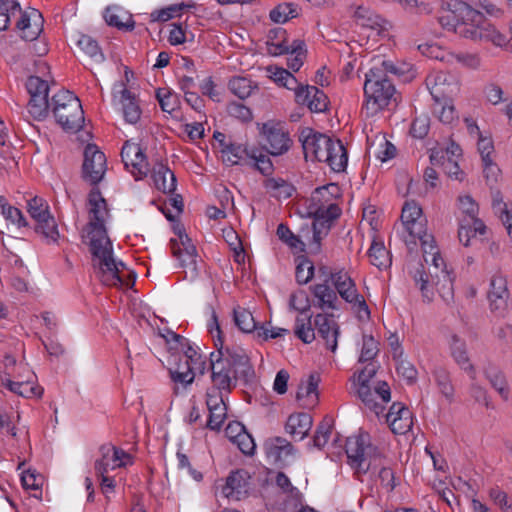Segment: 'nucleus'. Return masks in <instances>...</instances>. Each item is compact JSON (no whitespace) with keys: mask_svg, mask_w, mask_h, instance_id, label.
Returning <instances> with one entry per match:
<instances>
[{"mask_svg":"<svg viewBox=\"0 0 512 512\" xmlns=\"http://www.w3.org/2000/svg\"><path fill=\"white\" fill-rule=\"evenodd\" d=\"M332 140L329 136L316 132L311 128H304L299 134V141L302 144L305 158L319 162L327 159V151H329Z\"/></svg>","mask_w":512,"mask_h":512,"instance_id":"obj_9","label":"nucleus"},{"mask_svg":"<svg viewBox=\"0 0 512 512\" xmlns=\"http://www.w3.org/2000/svg\"><path fill=\"white\" fill-rule=\"evenodd\" d=\"M188 7V5L180 3L173 4L159 10H154L150 13V22H166L175 16L180 15V13Z\"/></svg>","mask_w":512,"mask_h":512,"instance_id":"obj_54","label":"nucleus"},{"mask_svg":"<svg viewBox=\"0 0 512 512\" xmlns=\"http://www.w3.org/2000/svg\"><path fill=\"white\" fill-rule=\"evenodd\" d=\"M368 256L372 265L379 269L386 268L390 265L389 252L386 250L383 243L373 242L369 251Z\"/></svg>","mask_w":512,"mask_h":512,"instance_id":"obj_47","label":"nucleus"},{"mask_svg":"<svg viewBox=\"0 0 512 512\" xmlns=\"http://www.w3.org/2000/svg\"><path fill=\"white\" fill-rule=\"evenodd\" d=\"M266 455L273 463H284L293 455L294 447L285 438L274 437L268 439L264 444Z\"/></svg>","mask_w":512,"mask_h":512,"instance_id":"obj_20","label":"nucleus"},{"mask_svg":"<svg viewBox=\"0 0 512 512\" xmlns=\"http://www.w3.org/2000/svg\"><path fill=\"white\" fill-rule=\"evenodd\" d=\"M4 385L11 392L18 394L25 398H30L32 396L40 397L43 393V389L41 387L34 385L29 380H27V381L7 380V382Z\"/></svg>","mask_w":512,"mask_h":512,"instance_id":"obj_41","label":"nucleus"},{"mask_svg":"<svg viewBox=\"0 0 512 512\" xmlns=\"http://www.w3.org/2000/svg\"><path fill=\"white\" fill-rule=\"evenodd\" d=\"M247 165L255 168L264 176L271 175L274 171V166L270 157L265 154L262 149L256 147H253V150L250 152V158Z\"/></svg>","mask_w":512,"mask_h":512,"instance_id":"obj_39","label":"nucleus"},{"mask_svg":"<svg viewBox=\"0 0 512 512\" xmlns=\"http://www.w3.org/2000/svg\"><path fill=\"white\" fill-rule=\"evenodd\" d=\"M332 427H333V419L326 416L317 426L316 433L313 437V443H314L315 447L322 448L326 445V443L328 442Z\"/></svg>","mask_w":512,"mask_h":512,"instance_id":"obj_57","label":"nucleus"},{"mask_svg":"<svg viewBox=\"0 0 512 512\" xmlns=\"http://www.w3.org/2000/svg\"><path fill=\"white\" fill-rule=\"evenodd\" d=\"M413 279L415 284L419 287L423 300L426 302H431L434 297V292L432 287L429 286V276L425 272L424 266L420 265L413 274Z\"/></svg>","mask_w":512,"mask_h":512,"instance_id":"obj_51","label":"nucleus"},{"mask_svg":"<svg viewBox=\"0 0 512 512\" xmlns=\"http://www.w3.org/2000/svg\"><path fill=\"white\" fill-rule=\"evenodd\" d=\"M437 281L434 283L440 297L449 304L454 297V289H453V281L451 273L446 270V268H442L439 273H436L434 276Z\"/></svg>","mask_w":512,"mask_h":512,"instance_id":"obj_35","label":"nucleus"},{"mask_svg":"<svg viewBox=\"0 0 512 512\" xmlns=\"http://www.w3.org/2000/svg\"><path fill=\"white\" fill-rule=\"evenodd\" d=\"M396 371L399 376L406 380L408 385H413L417 381L418 372L413 364L407 360H400L397 363Z\"/></svg>","mask_w":512,"mask_h":512,"instance_id":"obj_61","label":"nucleus"},{"mask_svg":"<svg viewBox=\"0 0 512 512\" xmlns=\"http://www.w3.org/2000/svg\"><path fill=\"white\" fill-rule=\"evenodd\" d=\"M110 257L113 265H109L111 271L106 270V266L100 264V259L96 256H92V266L96 270L97 277L100 281L107 286H121L124 284V280L121 276L122 269L125 268V264L121 261L116 262L113 257V246L111 245Z\"/></svg>","mask_w":512,"mask_h":512,"instance_id":"obj_16","label":"nucleus"},{"mask_svg":"<svg viewBox=\"0 0 512 512\" xmlns=\"http://www.w3.org/2000/svg\"><path fill=\"white\" fill-rule=\"evenodd\" d=\"M457 20L454 32L473 41L492 42L496 46L506 44V37L490 24L484 15L465 2L456 6Z\"/></svg>","mask_w":512,"mask_h":512,"instance_id":"obj_4","label":"nucleus"},{"mask_svg":"<svg viewBox=\"0 0 512 512\" xmlns=\"http://www.w3.org/2000/svg\"><path fill=\"white\" fill-rule=\"evenodd\" d=\"M156 98L163 112L172 114V112L177 110L180 106L178 95L166 88H159L156 91Z\"/></svg>","mask_w":512,"mask_h":512,"instance_id":"obj_49","label":"nucleus"},{"mask_svg":"<svg viewBox=\"0 0 512 512\" xmlns=\"http://www.w3.org/2000/svg\"><path fill=\"white\" fill-rule=\"evenodd\" d=\"M252 150L253 147L249 148L239 143L229 142V145L225 146V150L222 151L223 162L231 166L247 165Z\"/></svg>","mask_w":512,"mask_h":512,"instance_id":"obj_27","label":"nucleus"},{"mask_svg":"<svg viewBox=\"0 0 512 512\" xmlns=\"http://www.w3.org/2000/svg\"><path fill=\"white\" fill-rule=\"evenodd\" d=\"M331 283L334 286L336 293L340 295L342 299L348 301L349 299L356 298L357 288L354 281L344 271H337L330 277Z\"/></svg>","mask_w":512,"mask_h":512,"instance_id":"obj_29","label":"nucleus"},{"mask_svg":"<svg viewBox=\"0 0 512 512\" xmlns=\"http://www.w3.org/2000/svg\"><path fill=\"white\" fill-rule=\"evenodd\" d=\"M309 214L313 216L312 241L309 244L310 252L317 254L321 250V241L325 238L331 228L332 222L341 214V209L337 204H329L327 207H315L309 209Z\"/></svg>","mask_w":512,"mask_h":512,"instance_id":"obj_7","label":"nucleus"},{"mask_svg":"<svg viewBox=\"0 0 512 512\" xmlns=\"http://www.w3.org/2000/svg\"><path fill=\"white\" fill-rule=\"evenodd\" d=\"M317 302L314 304L322 310H338L339 300L336 291L327 283H319L311 287Z\"/></svg>","mask_w":512,"mask_h":512,"instance_id":"obj_24","label":"nucleus"},{"mask_svg":"<svg viewBox=\"0 0 512 512\" xmlns=\"http://www.w3.org/2000/svg\"><path fill=\"white\" fill-rule=\"evenodd\" d=\"M34 233L46 244H57L60 238L58 224L53 215L41 219L34 224Z\"/></svg>","mask_w":512,"mask_h":512,"instance_id":"obj_28","label":"nucleus"},{"mask_svg":"<svg viewBox=\"0 0 512 512\" xmlns=\"http://www.w3.org/2000/svg\"><path fill=\"white\" fill-rule=\"evenodd\" d=\"M25 86L29 95H48L49 93L47 81L38 76H29Z\"/></svg>","mask_w":512,"mask_h":512,"instance_id":"obj_63","label":"nucleus"},{"mask_svg":"<svg viewBox=\"0 0 512 512\" xmlns=\"http://www.w3.org/2000/svg\"><path fill=\"white\" fill-rule=\"evenodd\" d=\"M121 158L126 168H133L131 173L135 179H142L147 175L148 163L141 147L131 141H126L121 150Z\"/></svg>","mask_w":512,"mask_h":512,"instance_id":"obj_13","label":"nucleus"},{"mask_svg":"<svg viewBox=\"0 0 512 512\" xmlns=\"http://www.w3.org/2000/svg\"><path fill=\"white\" fill-rule=\"evenodd\" d=\"M333 315L317 314L314 318V326L325 342L327 347L335 352L337 349V337L339 335V327L332 319Z\"/></svg>","mask_w":512,"mask_h":512,"instance_id":"obj_17","label":"nucleus"},{"mask_svg":"<svg viewBox=\"0 0 512 512\" xmlns=\"http://www.w3.org/2000/svg\"><path fill=\"white\" fill-rule=\"evenodd\" d=\"M76 45L95 62L99 63L104 61L105 57L98 42L91 36L79 33L77 35Z\"/></svg>","mask_w":512,"mask_h":512,"instance_id":"obj_38","label":"nucleus"},{"mask_svg":"<svg viewBox=\"0 0 512 512\" xmlns=\"http://www.w3.org/2000/svg\"><path fill=\"white\" fill-rule=\"evenodd\" d=\"M230 91L240 99L249 97L256 86H253L252 81L246 77H234L229 83Z\"/></svg>","mask_w":512,"mask_h":512,"instance_id":"obj_52","label":"nucleus"},{"mask_svg":"<svg viewBox=\"0 0 512 512\" xmlns=\"http://www.w3.org/2000/svg\"><path fill=\"white\" fill-rule=\"evenodd\" d=\"M386 422L393 433L405 434L412 428V413L404 404L395 402L386 415Z\"/></svg>","mask_w":512,"mask_h":512,"instance_id":"obj_15","label":"nucleus"},{"mask_svg":"<svg viewBox=\"0 0 512 512\" xmlns=\"http://www.w3.org/2000/svg\"><path fill=\"white\" fill-rule=\"evenodd\" d=\"M121 103L125 121L130 124H136L140 119L141 109L135 97L126 88L121 90Z\"/></svg>","mask_w":512,"mask_h":512,"instance_id":"obj_34","label":"nucleus"},{"mask_svg":"<svg viewBox=\"0 0 512 512\" xmlns=\"http://www.w3.org/2000/svg\"><path fill=\"white\" fill-rule=\"evenodd\" d=\"M166 341L168 344L174 343L171 346V349H175L177 351H180L183 353V356H180L182 359H188L190 365L194 369L198 370V373L200 375H203L206 371V361L204 359V356L198 352L196 348L193 347V345L190 343V341L173 332L168 331V335L166 336Z\"/></svg>","mask_w":512,"mask_h":512,"instance_id":"obj_12","label":"nucleus"},{"mask_svg":"<svg viewBox=\"0 0 512 512\" xmlns=\"http://www.w3.org/2000/svg\"><path fill=\"white\" fill-rule=\"evenodd\" d=\"M329 165L332 171L340 173L347 167L348 153L340 140H332L329 151H327V159H323Z\"/></svg>","mask_w":512,"mask_h":512,"instance_id":"obj_25","label":"nucleus"},{"mask_svg":"<svg viewBox=\"0 0 512 512\" xmlns=\"http://www.w3.org/2000/svg\"><path fill=\"white\" fill-rule=\"evenodd\" d=\"M340 195V188L337 184L330 183L316 188L310 199L309 209L315 207H327L329 204H335L333 200Z\"/></svg>","mask_w":512,"mask_h":512,"instance_id":"obj_30","label":"nucleus"},{"mask_svg":"<svg viewBox=\"0 0 512 512\" xmlns=\"http://www.w3.org/2000/svg\"><path fill=\"white\" fill-rule=\"evenodd\" d=\"M27 211L35 223L52 215L47 201L38 196L27 201Z\"/></svg>","mask_w":512,"mask_h":512,"instance_id":"obj_45","label":"nucleus"},{"mask_svg":"<svg viewBox=\"0 0 512 512\" xmlns=\"http://www.w3.org/2000/svg\"><path fill=\"white\" fill-rule=\"evenodd\" d=\"M211 381L213 388L229 394L236 387L238 379L250 383L255 372L245 350L239 346L222 347L217 354H210Z\"/></svg>","mask_w":512,"mask_h":512,"instance_id":"obj_2","label":"nucleus"},{"mask_svg":"<svg viewBox=\"0 0 512 512\" xmlns=\"http://www.w3.org/2000/svg\"><path fill=\"white\" fill-rule=\"evenodd\" d=\"M509 295L506 278L501 273L493 275L490 280V289L488 292L491 311L503 314L507 308Z\"/></svg>","mask_w":512,"mask_h":512,"instance_id":"obj_14","label":"nucleus"},{"mask_svg":"<svg viewBox=\"0 0 512 512\" xmlns=\"http://www.w3.org/2000/svg\"><path fill=\"white\" fill-rule=\"evenodd\" d=\"M106 169L105 154L95 144H88L84 149L82 178L95 186L102 181Z\"/></svg>","mask_w":512,"mask_h":512,"instance_id":"obj_8","label":"nucleus"},{"mask_svg":"<svg viewBox=\"0 0 512 512\" xmlns=\"http://www.w3.org/2000/svg\"><path fill=\"white\" fill-rule=\"evenodd\" d=\"M345 452L357 475L371 472L377 476L387 492H392L398 485L394 470L387 465V460L378 447L371 443L368 433L348 437Z\"/></svg>","mask_w":512,"mask_h":512,"instance_id":"obj_1","label":"nucleus"},{"mask_svg":"<svg viewBox=\"0 0 512 512\" xmlns=\"http://www.w3.org/2000/svg\"><path fill=\"white\" fill-rule=\"evenodd\" d=\"M170 248L172 251V255L179 259L181 267L191 268L194 272L197 271V252L193 253L191 256L189 254H186L184 251H182L177 239L170 240Z\"/></svg>","mask_w":512,"mask_h":512,"instance_id":"obj_55","label":"nucleus"},{"mask_svg":"<svg viewBox=\"0 0 512 512\" xmlns=\"http://www.w3.org/2000/svg\"><path fill=\"white\" fill-rule=\"evenodd\" d=\"M261 133L265 136L267 153L272 156H280L289 151L292 140L288 131L281 123L267 122L262 125Z\"/></svg>","mask_w":512,"mask_h":512,"instance_id":"obj_10","label":"nucleus"},{"mask_svg":"<svg viewBox=\"0 0 512 512\" xmlns=\"http://www.w3.org/2000/svg\"><path fill=\"white\" fill-rule=\"evenodd\" d=\"M418 49L421 50L423 53L429 51L430 56H434L435 58L440 59L442 61H446L451 64L457 62L461 64L463 67L470 69H477L478 67H480L481 64V59L479 55L476 53L459 52L447 53L446 55L439 56L438 54H434L435 51L439 50L436 46L429 45L426 46V50H424L423 46L419 45Z\"/></svg>","mask_w":512,"mask_h":512,"instance_id":"obj_18","label":"nucleus"},{"mask_svg":"<svg viewBox=\"0 0 512 512\" xmlns=\"http://www.w3.org/2000/svg\"><path fill=\"white\" fill-rule=\"evenodd\" d=\"M100 458L95 461V471L97 475H104L109 470H114L126 465L125 459H130V455L124 450L106 443L99 448Z\"/></svg>","mask_w":512,"mask_h":512,"instance_id":"obj_11","label":"nucleus"},{"mask_svg":"<svg viewBox=\"0 0 512 512\" xmlns=\"http://www.w3.org/2000/svg\"><path fill=\"white\" fill-rule=\"evenodd\" d=\"M52 111L57 123L67 132H77L84 122L80 100L68 90H60L51 99Z\"/></svg>","mask_w":512,"mask_h":512,"instance_id":"obj_6","label":"nucleus"},{"mask_svg":"<svg viewBox=\"0 0 512 512\" xmlns=\"http://www.w3.org/2000/svg\"><path fill=\"white\" fill-rule=\"evenodd\" d=\"M450 350L453 359L459 367L468 373L472 380H475L476 370L474 365L470 363L465 341L460 339L457 335H453L451 337Z\"/></svg>","mask_w":512,"mask_h":512,"instance_id":"obj_22","label":"nucleus"},{"mask_svg":"<svg viewBox=\"0 0 512 512\" xmlns=\"http://www.w3.org/2000/svg\"><path fill=\"white\" fill-rule=\"evenodd\" d=\"M486 378L491 383L492 387L504 398H508V389L505 376L501 371L495 367H488L485 369Z\"/></svg>","mask_w":512,"mask_h":512,"instance_id":"obj_53","label":"nucleus"},{"mask_svg":"<svg viewBox=\"0 0 512 512\" xmlns=\"http://www.w3.org/2000/svg\"><path fill=\"white\" fill-rule=\"evenodd\" d=\"M50 105L48 95L32 94L27 104V112L33 119L43 120L48 115Z\"/></svg>","mask_w":512,"mask_h":512,"instance_id":"obj_40","label":"nucleus"},{"mask_svg":"<svg viewBox=\"0 0 512 512\" xmlns=\"http://www.w3.org/2000/svg\"><path fill=\"white\" fill-rule=\"evenodd\" d=\"M434 377L440 392L447 399H451L454 395V387L451 383L449 372L446 369L439 367L435 369Z\"/></svg>","mask_w":512,"mask_h":512,"instance_id":"obj_56","label":"nucleus"},{"mask_svg":"<svg viewBox=\"0 0 512 512\" xmlns=\"http://www.w3.org/2000/svg\"><path fill=\"white\" fill-rule=\"evenodd\" d=\"M89 204V222L85 226L84 234L82 237L87 238L88 245L92 256L100 259V264L109 267L113 265L110 257L111 253V240L108 237L105 222L109 218V209L107 202L102 196L99 188L94 187L88 195ZM111 271L110 268H106Z\"/></svg>","mask_w":512,"mask_h":512,"instance_id":"obj_3","label":"nucleus"},{"mask_svg":"<svg viewBox=\"0 0 512 512\" xmlns=\"http://www.w3.org/2000/svg\"><path fill=\"white\" fill-rule=\"evenodd\" d=\"M266 45L267 53L272 56L288 54L286 30L281 27L269 30Z\"/></svg>","mask_w":512,"mask_h":512,"instance_id":"obj_32","label":"nucleus"},{"mask_svg":"<svg viewBox=\"0 0 512 512\" xmlns=\"http://www.w3.org/2000/svg\"><path fill=\"white\" fill-rule=\"evenodd\" d=\"M234 322L244 333L255 332L257 334V330H259L252 313L245 308L234 309Z\"/></svg>","mask_w":512,"mask_h":512,"instance_id":"obj_42","label":"nucleus"},{"mask_svg":"<svg viewBox=\"0 0 512 512\" xmlns=\"http://www.w3.org/2000/svg\"><path fill=\"white\" fill-rule=\"evenodd\" d=\"M1 213L6 220L10 221L12 224L17 225L19 228L28 226V222L21 210L9 205L7 202L2 205Z\"/></svg>","mask_w":512,"mask_h":512,"instance_id":"obj_59","label":"nucleus"},{"mask_svg":"<svg viewBox=\"0 0 512 512\" xmlns=\"http://www.w3.org/2000/svg\"><path fill=\"white\" fill-rule=\"evenodd\" d=\"M312 417L308 413L292 414L288 417L285 431L293 437H299L302 440L307 436L312 427Z\"/></svg>","mask_w":512,"mask_h":512,"instance_id":"obj_26","label":"nucleus"},{"mask_svg":"<svg viewBox=\"0 0 512 512\" xmlns=\"http://www.w3.org/2000/svg\"><path fill=\"white\" fill-rule=\"evenodd\" d=\"M353 18L358 25L371 29H385L388 24L380 15L365 6L356 7Z\"/></svg>","mask_w":512,"mask_h":512,"instance_id":"obj_31","label":"nucleus"},{"mask_svg":"<svg viewBox=\"0 0 512 512\" xmlns=\"http://www.w3.org/2000/svg\"><path fill=\"white\" fill-rule=\"evenodd\" d=\"M358 396L362 402L378 415L383 411V406L374 399V392L367 383H359Z\"/></svg>","mask_w":512,"mask_h":512,"instance_id":"obj_58","label":"nucleus"},{"mask_svg":"<svg viewBox=\"0 0 512 512\" xmlns=\"http://www.w3.org/2000/svg\"><path fill=\"white\" fill-rule=\"evenodd\" d=\"M43 478L37 473L36 470H27L23 471L21 475V483L25 490H33L35 491L33 497L37 499L42 498L41 486H42Z\"/></svg>","mask_w":512,"mask_h":512,"instance_id":"obj_48","label":"nucleus"},{"mask_svg":"<svg viewBox=\"0 0 512 512\" xmlns=\"http://www.w3.org/2000/svg\"><path fill=\"white\" fill-rule=\"evenodd\" d=\"M310 91L314 92V94L311 102H309V110L315 113L326 111L328 107V97L326 94L316 86H311Z\"/></svg>","mask_w":512,"mask_h":512,"instance_id":"obj_60","label":"nucleus"},{"mask_svg":"<svg viewBox=\"0 0 512 512\" xmlns=\"http://www.w3.org/2000/svg\"><path fill=\"white\" fill-rule=\"evenodd\" d=\"M276 234L278 238L291 249H295L300 252L305 251L306 244L300 239L299 236L295 235L286 224H279Z\"/></svg>","mask_w":512,"mask_h":512,"instance_id":"obj_46","label":"nucleus"},{"mask_svg":"<svg viewBox=\"0 0 512 512\" xmlns=\"http://www.w3.org/2000/svg\"><path fill=\"white\" fill-rule=\"evenodd\" d=\"M314 271V264L307 257L300 256L297 258L295 277L298 284H307L313 278Z\"/></svg>","mask_w":512,"mask_h":512,"instance_id":"obj_50","label":"nucleus"},{"mask_svg":"<svg viewBox=\"0 0 512 512\" xmlns=\"http://www.w3.org/2000/svg\"><path fill=\"white\" fill-rule=\"evenodd\" d=\"M490 498L497 504L504 512H512V499H510L506 492L499 488L490 490Z\"/></svg>","mask_w":512,"mask_h":512,"instance_id":"obj_64","label":"nucleus"},{"mask_svg":"<svg viewBox=\"0 0 512 512\" xmlns=\"http://www.w3.org/2000/svg\"><path fill=\"white\" fill-rule=\"evenodd\" d=\"M384 69L370 68L365 75L364 96L367 115H375L387 107L392 101L396 102V89L391 79L384 74Z\"/></svg>","mask_w":512,"mask_h":512,"instance_id":"obj_5","label":"nucleus"},{"mask_svg":"<svg viewBox=\"0 0 512 512\" xmlns=\"http://www.w3.org/2000/svg\"><path fill=\"white\" fill-rule=\"evenodd\" d=\"M178 358V362H175V366L169 368L170 377L175 383L184 385L191 384L198 370L194 369L192 367L193 365H190L188 359Z\"/></svg>","mask_w":512,"mask_h":512,"instance_id":"obj_33","label":"nucleus"},{"mask_svg":"<svg viewBox=\"0 0 512 512\" xmlns=\"http://www.w3.org/2000/svg\"><path fill=\"white\" fill-rule=\"evenodd\" d=\"M299 15L298 7L293 3H281L270 11V19L275 23H285Z\"/></svg>","mask_w":512,"mask_h":512,"instance_id":"obj_44","label":"nucleus"},{"mask_svg":"<svg viewBox=\"0 0 512 512\" xmlns=\"http://www.w3.org/2000/svg\"><path fill=\"white\" fill-rule=\"evenodd\" d=\"M295 335L304 343L309 344L315 339V331L311 324V316H298L295 321Z\"/></svg>","mask_w":512,"mask_h":512,"instance_id":"obj_43","label":"nucleus"},{"mask_svg":"<svg viewBox=\"0 0 512 512\" xmlns=\"http://www.w3.org/2000/svg\"><path fill=\"white\" fill-rule=\"evenodd\" d=\"M43 18L38 10L33 9L29 14L23 13L17 21L16 27L22 32L21 38L34 41L42 32Z\"/></svg>","mask_w":512,"mask_h":512,"instance_id":"obj_19","label":"nucleus"},{"mask_svg":"<svg viewBox=\"0 0 512 512\" xmlns=\"http://www.w3.org/2000/svg\"><path fill=\"white\" fill-rule=\"evenodd\" d=\"M320 382V377L316 373H311L308 376V379L304 382L302 381L299 384L298 391L296 393L297 400H302L304 398L310 400L309 404H315L318 401V384Z\"/></svg>","mask_w":512,"mask_h":512,"instance_id":"obj_36","label":"nucleus"},{"mask_svg":"<svg viewBox=\"0 0 512 512\" xmlns=\"http://www.w3.org/2000/svg\"><path fill=\"white\" fill-rule=\"evenodd\" d=\"M378 351V345L375 339L372 336L364 335L359 362L364 363L374 359Z\"/></svg>","mask_w":512,"mask_h":512,"instance_id":"obj_62","label":"nucleus"},{"mask_svg":"<svg viewBox=\"0 0 512 512\" xmlns=\"http://www.w3.org/2000/svg\"><path fill=\"white\" fill-rule=\"evenodd\" d=\"M155 187L163 193L170 194L176 190V176L163 163H156L152 169Z\"/></svg>","mask_w":512,"mask_h":512,"instance_id":"obj_23","label":"nucleus"},{"mask_svg":"<svg viewBox=\"0 0 512 512\" xmlns=\"http://www.w3.org/2000/svg\"><path fill=\"white\" fill-rule=\"evenodd\" d=\"M265 189L276 198L287 199L295 191L294 186L282 178H268L264 181Z\"/></svg>","mask_w":512,"mask_h":512,"instance_id":"obj_37","label":"nucleus"},{"mask_svg":"<svg viewBox=\"0 0 512 512\" xmlns=\"http://www.w3.org/2000/svg\"><path fill=\"white\" fill-rule=\"evenodd\" d=\"M453 81V76L444 72H437L426 78V85L436 103H440L447 94L452 93L450 86Z\"/></svg>","mask_w":512,"mask_h":512,"instance_id":"obj_21","label":"nucleus"}]
</instances>
